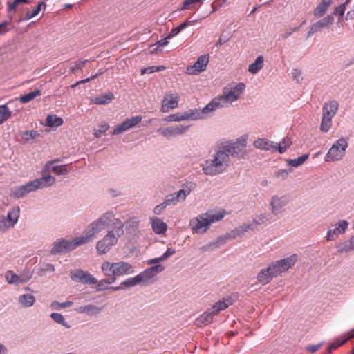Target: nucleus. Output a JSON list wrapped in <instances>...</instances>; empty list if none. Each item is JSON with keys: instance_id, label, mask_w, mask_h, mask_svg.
Instances as JSON below:
<instances>
[{"instance_id": "obj_39", "label": "nucleus", "mask_w": 354, "mask_h": 354, "mask_svg": "<svg viewBox=\"0 0 354 354\" xmlns=\"http://www.w3.org/2000/svg\"><path fill=\"white\" fill-rule=\"evenodd\" d=\"M194 21H186L185 22L181 24L180 26H178L176 28H174L171 30L170 32L169 33L167 38L171 39L174 37V36L177 35L180 32H181L184 28L186 27L191 26L194 24Z\"/></svg>"}, {"instance_id": "obj_60", "label": "nucleus", "mask_w": 354, "mask_h": 354, "mask_svg": "<svg viewBox=\"0 0 354 354\" xmlns=\"http://www.w3.org/2000/svg\"><path fill=\"white\" fill-rule=\"evenodd\" d=\"M156 66H149L141 70V75L150 74L156 72Z\"/></svg>"}, {"instance_id": "obj_14", "label": "nucleus", "mask_w": 354, "mask_h": 354, "mask_svg": "<svg viewBox=\"0 0 354 354\" xmlns=\"http://www.w3.org/2000/svg\"><path fill=\"white\" fill-rule=\"evenodd\" d=\"M188 129V126L175 125L166 128H159L158 132L167 138L183 135Z\"/></svg>"}, {"instance_id": "obj_41", "label": "nucleus", "mask_w": 354, "mask_h": 354, "mask_svg": "<svg viewBox=\"0 0 354 354\" xmlns=\"http://www.w3.org/2000/svg\"><path fill=\"white\" fill-rule=\"evenodd\" d=\"M292 142L288 137L284 138L279 143H275L277 145V151L280 153H284L288 147L291 145Z\"/></svg>"}, {"instance_id": "obj_5", "label": "nucleus", "mask_w": 354, "mask_h": 354, "mask_svg": "<svg viewBox=\"0 0 354 354\" xmlns=\"http://www.w3.org/2000/svg\"><path fill=\"white\" fill-rule=\"evenodd\" d=\"M55 183V178L50 175L45 176L42 178H37L26 183L24 185L20 186L17 188L13 194L16 198H22L26 194L35 191L37 189L42 188L44 187H48L53 185Z\"/></svg>"}, {"instance_id": "obj_17", "label": "nucleus", "mask_w": 354, "mask_h": 354, "mask_svg": "<svg viewBox=\"0 0 354 354\" xmlns=\"http://www.w3.org/2000/svg\"><path fill=\"white\" fill-rule=\"evenodd\" d=\"M333 21L334 18L332 15H329L322 19L319 20L310 27L307 34V37H310L314 33L319 32L322 29L330 26L333 23Z\"/></svg>"}, {"instance_id": "obj_49", "label": "nucleus", "mask_w": 354, "mask_h": 354, "mask_svg": "<svg viewBox=\"0 0 354 354\" xmlns=\"http://www.w3.org/2000/svg\"><path fill=\"white\" fill-rule=\"evenodd\" d=\"M66 167L67 165H55L51 167V170L57 175H64L68 172Z\"/></svg>"}, {"instance_id": "obj_34", "label": "nucleus", "mask_w": 354, "mask_h": 354, "mask_svg": "<svg viewBox=\"0 0 354 354\" xmlns=\"http://www.w3.org/2000/svg\"><path fill=\"white\" fill-rule=\"evenodd\" d=\"M114 98V95L112 93H105L100 95L93 99V103L95 104H107L110 103L113 99Z\"/></svg>"}, {"instance_id": "obj_13", "label": "nucleus", "mask_w": 354, "mask_h": 354, "mask_svg": "<svg viewBox=\"0 0 354 354\" xmlns=\"http://www.w3.org/2000/svg\"><path fill=\"white\" fill-rule=\"evenodd\" d=\"M348 227V223L345 220H341L337 223L331 226L328 230L326 239L327 241L335 240L339 234H344Z\"/></svg>"}, {"instance_id": "obj_58", "label": "nucleus", "mask_w": 354, "mask_h": 354, "mask_svg": "<svg viewBox=\"0 0 354 354\" xmlns=\"http://www.w3.org/2000/svg\"><path fill=\"white\" fill-rule=\"evenodd\" d=\"M275 176L281 179H286L288 176V171L286 169H280L275 173Z\"/></svg>"}, {"instance_id": "obj_11", "label": "nucleus", "mask_w": 354, "mask_h": 354, "mask_svg": "<svg viewBox=\"0 0 354 354\" xmlns=\"http://www.w3.org/2000/svg\"><path fill=\"white\" fill-rule=\"evenodd\" d=\"M70 277L75 282H80L88 285L96 284L97 283V279L93 277L89 272H85L82 270L71 271Z\"/></svg>"}, {"instance_id": "obj_15", "label": "nucleus", "mask_w": 354, "mask_h": 354, "mask_svg": "<svg viewBox=\"0 0 354 354\" xmlns=\"http://www.w3.org/2000/svg\"><path fill=\"white\" fill-rule=\"evenodd\" d=\"M164 268L160 265L151 266L145 269L138 275L141 283H149L159 272H162Z\"/></svg>"}, {"instance_id": "obj_1", "label": "nucleus", "mask_w": 354, "mask_h": 354, "mask_svg": "<svg viewBox=\"0 0 354 354\" xmlns=\"http://www.w3.org/2000/svg\"><path fill=\"white\" fill-rule=\"evenodd\" d=\"M236 146H227L225 150H220L216 153L213 159L207 160L203 165V170L206 175L215 176L224 171L230 161L229 153L234 154L236 148L241 147V149L246 147V140L241 139L235 144Z\"/></svg>"}, {"instance_id": "obj_4", "label": "nucleus", "mask_w": 354, "mask_h": 354, "mask_svg": "<svg viewBox=\"0 0 354 354\" xmlns=\"http://www.w3.org/2000/svg\"><path fill=\"white\" fill-rule=\"evenodd\" d=\"M224 216V212L208 211L192 218L190 221L189 225L194 232L203 234L207 232L212 223L222 220Z\"/></svg>"}, {"instance_id": "obj_44", "label": "nucleus", "mask_w": 354, "mask_h": 354, "mask_svg": "<svg viewBox=\"0 0 354 354\" xmlns=\"http://www.w3.org/2000/svg\"><path fill=\"white\" fill-rule=\"evenodd\" d=\"M308 154H304L297 158L288 160L287 163L290 166L297 167L301 165L308 158Z\"/></svg>"}, {"instance_id": "obj_22", "label": "nucleus", "mask_w": 354, "mask_h": 354, "mask_svg": "<svg viewBox=\"0 0 354 354\" xmlns=\"http://www.w3.org/2000/svg\"><path fill=\"white\" fill-rule=\"evenodd\" d=\"M339 109V103L336 100H330L324 104L322 108V115L327 117L333 118Z\"/></svg>"}, {"instance_id": "obj_43", "label": "nucleus", "mask_w": 354, "mask_h": 354, "mask_svg": "<svg viewBox=\"0 0 354 354\" xmlns=\"http://www.w3.org/2000/svg\"><path fill=\"white\" fill-rule=\"evenodd\" d=\"M332 118L322 115L320 130L322 132H328L332 125Z\"/></svg>"}, {"instance_id": "obj_9", "label": "nucleus", "mask_w": 354, "mask_h": 354, "mask_svg": "<svg viewBox=\"0 0 354 354\" xmlns=\"http://www.w3.org/2000/svg\"><path fill=\"white\" fill-rule=\"evenodd\" d=\"M19 212V207L14 206L8 211L6 216H0V232H4L13 227L17 223Z\"/></svg>"}, {"instance_id": "obj_53", "label": "nucleus", "mask_w": 354, "mask_h": 354, "mask_svg": "<svg viewBox=\"0 0 354 354\" xmlns=\"http://www.w3.org/2000/svg\"><path fill=\"white\" fill-rule=\"evenodd\" d=\"M29 3V0H15L12 3L8 4V10L9 11L15 10L17 8V6L19 3Z\"/></svg>"}, {"instance_id": "obj_38", "label": "nucleus", "mask_w": 354, "mask_h": 354, "mask_svg": "<svg viewBox=\"0 0 354 354\" xmlns=\"http://www.w3.org/2000/svg\"><path fill=\"white\" fill-rule=\"evenodd\" d=\"M41 94V91L37 89L34 91L30 92L28 93L24 94L21 95L19 98V100L21 103H28L32 100H34L36 97L40 96Z\"/></svg>"}, {"instance_id": "obj_63", "label": "nucleus", "mask_w": 354, "mask_h": 354, "mask_svg": "<svg viewBox=\"0 0 354 354\" xmlns=\"http://www.w3.org/2000/svg\"><path fill=\"white\" fill-rule=\"evenodd\" d=\"M222 5H223V2H219L218 1H214L212 3V12L216 11Z\"/></svg>"}, {"instance_id": "obj_18", "label": "nucleus", "mask_w": 354, "mask_h": 354, "mask_svg": "<svg viewBox=\"0 0 354 354\" xmlns=\"http://www.w3.org/2000/svg\"><path fill=\"white\" fill-rule=\"evenodd\" d=\"M209 62V55H203L198 58L194 64L190 67H187V71L189 74H196L206 69V66Z\"/></svg>"}, {"instance_id": "obj_27", "label": "nucleus", "mask_w": 354, "mask_h": 354, "mask_svg": "<svg viewBox=\"0 0 354 354\" xmlns=\"http://www.w3.org/2000/svg\"><path fill=\"white\" fill-rule=\"evenodd\" d=\"M151 227L156 234H163L167 230V225L157 217L151 218Z\"/></svg>"}, {"instance_id": "obj_59", "label": "nucleus", "mask_w": 354, "mask_h": 354, "mask_svg": "<svg viewBox=\"0 0 354 354\" xmlns=\"http://www.w3.org/2000/svg\"><path fill=\"white\" fill-rule=\"evenodd\" d=\"M175 253V250L172 248H167L166 252L160 257V259H162V261L166 260L167 258L171 257Z\"/></svg>"}, {"instance_id": "obj_35", "label": "nucleus", "mask_w": 354, "mask_h": 354, "mask_svg": "<svg viewBox=\"0 0 354 354\" xmlns=\"http://www.w3.org/2000/svg\"><path fill=\"white\" fill-rule=\"evenodd\" d=\"M348 336L342 340H337L328 347V352L330 353L333 350L337 349L342 345L344 344L348 339L354 337V329L348 333Z\"/></svg>"}, {"instance_id": "obj_30", "label": "nucleus", "mask_w": 354, "mask_h": 354, "mask_svg": "<svg viewBox=\"0 0 354 354\" xmlns=\"http://www.w3.org/2000/svg\"><path fill=\"white\" fill-rule=\"evenodd\" d=\"M333 0H322L314 10V16L316 18L322 17L332 4Z\"/></svg>"}, {"instance_id": "obj_36", "label": "nucleus", "mask_w": 354, "mask_h": 354, "mask_svg": "<svg viewBox=\"0 0 354 354\" xmlns=\"http://www.w3.org/2000/svg\"><path fill=\"white\" fill-rule=\"evenodd\" d=\"M263 66V57L259 56L254 63L249 65L248 71L252 74H256Z\"/></svg>"}, {"instance_id": "obj_52", "label": "nucleus", "mask_w": 354, "mask_h": 354, "mask_svg": "<svg viewBox=\"0 0 354 354\" xmlns=\"http://www.w3.org/2000/svg\"><path fill=\"white\" fill-rule=\"evenodd\" d=\"M73 301H66V302H63V303H59V302H57V301H53L52 304H51V307L54 309H58L59 308H66V307H70L71 306H73Z\"/></svg>"}, {"instance_id": "obj_37", "label": "nucleus", "mask_w": 354, "mask_h": 354, "mask_svg": "<svg viewBox=\"0 0 354 354\" xmlns=\"http://www.w3.org/2000/svg\"><path fill=\"white\" fill-rule=\"evenodd\" d=\"M19 301L23 306L29 307L34 304L35 298L31 295L25 294L19 297Z\"/></svg>"}, {"instance_id": "obj_24", "label": "nucleus", "mask_w": 354, "mask_h": 354, "mask_svg": "<svg viewBox=\"0 0 354 354\" xmlns=\"http://www.w3.org/2000/svg\"><path fill=\"white\" fill-rule=\"evenodd\" d=\"M213 111L214 110H205V106L201 110L197 109H190L184 112L185 118V120H196L203 118L204 114Z\"/></svg>"}, {"instance_id": "obj_57", "label": "nucleus", "mask_w": 354, "mask_h": 354, "mask_svg": "<svg viewBox=\"0 0 354 354\" xmlns=\"http://www.w3.org/2000/svg\"><path fill=\"white\" fill-rule=\"evenodd\" d=\"M46 6V3L44 1H41L38 3V5L32 9V16L36 17L40 12L41 6Z\"/></svg>"}, {"instance_id": "obj_61", "label": "nucleus", "mask_w": 354, "mask_h": 354, "mask_svg": "<svg viewBox=\"0 0 354 354\" xmlns=\"http://www.w3.org/2000/svg\"><path fill=\"white\" fill-rule=\"evenodd\" d=\"M322 344H316V345H310L306 347V350L310 353L317 352L322 346Z\"/></svg>"}, {"instance_id": "obj_7", "label": "nucleus", "mask_w": 354, "mask_h": 354, "mask_svg": "<svg viewBox=\"0 0 354 354\" xmlns=\"http://www.w3.org/2000/svg\"><path fill=\"white\" fill-rule=\"evenodd\" d=\"M348 147V140L346 138H341L338 139L329 149L325 156L326 162H335L341 160L346 154V149Z\"/></svg>"}, {"instance_id": "obj_50", "label": "nucleus", "mask_w": 354, "mask_h": 354, "mask_svg": "<svg viewBox=\"0 0 354 354\" xmlns=\"http://www.w3.org/2000/svg\"><path fill=\"white\" fill-rule=\"evenodd\" d=\"M50 317L57 323L58 324H62L66 327H69L68 326L66 325V321H65V319L64 317V316L62 315V314H59V313H53L51 315H50Z\"/></svg>"}, {"instance_id": "obj_33", "label": "nucleus", "mask_w": 354, "mask_h": 354, "mask_svg": "<svg viewBox=\"0 0 354 354\" xmlns=\"http://www.w3.org/2000/svg\"><path fill=\"white\" fill-rule=\"evenodd\" d=\"M63 119L56 115H48L46 117L45 125L50 127H58L62 125Z\"/></svg>"}, {"instance_id": "obj_48", "label": "nucleus", "mask_w": 354, "mask_h": 354, "mask_svg": "<svg viewBox=\"0 0 354 354\" xmlns=\"http://www.w3.org/2000/svg\"><path fill=\"white\" fill-rule=\"evenodd\" d=\"M109 128L107 122H104L99 125L98 129H94L93 134L96 138H100Z\"/></svg>"}, {"instance_id": "obj_31", "label": "nucleus", "mask_w": 354, "mask_h": 354, "mask_svg": "<svg viewBox=\"0 0 354 354\" xmlns=\"http://www.w3.org/2000/svg\"><path fill=\"white\" fill-rule=\"evenodd\" d=\"M40 136V133L37 131H25L19 133L21 138V142L22 143H27L30 140L37 138Z\"/></svg>"}, {"instance_id": "obj_20", "label": "nucleus", "mask_w": 354, "mask_h": 354, "mask_svg": "<svg viewBox=\"0 0 354 354\" xmlns=\"http://www.w3.org/2000/svg\"><path fill=\"white\" fill-rule=\"evenodd\" d=\"M190 193L189 191H185L184 189H180L177 192L171 194L167 196L164 204L165 205H169L171 204H176L178 201H183L185 200L186 196Z\"/></svg>"}, {"instance_id": "obj_21", "label": "nucleus", "mask_w": 354, "mask_h": 354, "mask_svg": "<svg viewBox=\"0 0 354 354\" xmlns=\"http://www.w3.org/2000/svg\"><path fill=\"white\" fill-rule=\"evenodd\" d=\"M287 201L285 197H279L274 196L272 197L270 205L271 212L274 214H278L281 212L283 207L286 205Z\"/></svg>"}, {"instance_id": "obj_51", "label": "nucleus", "mask_w": 354, "mask_h": 354, "mask_svg": "<svg viewBox=\"0 0 354 354\" xmlns=\"http://www.w3.org/2000/svg\"><path fill=\"white\" fill-rule=\"evenodd\" d=\"M350 0H346L344 4L335 8L334 14L339 15L340 17H342L344 14L345 10L346 9L347 6L350 4Z\"/></svg>"}, {"instance_id": "obj_2", "label": "nucleus", "mask_w": 354, "mask_h": 354, "mask_svg": "<svg viewBox=\"0 0 354 354\" xmlns=\"http://www.w3.org/2000/svg\"><path fill=\"white\" fill-rule=\"evenodd\" d=\"M110 227H113L112 230L123 229V223L115 217L113 212L103 214L88 225L85 230L84 235L81 236L80 243H87L91 241L101 231Z\"/></svg>"}, {"instance_id": "obj_42", "label": "nucleus", "mask_w": 354, "mask_h": 354, "mask_svg": "<svg viewBox=\"0 0 354 354\" xmlns=\"http://www.w3.org/2000/svg\"><path fill=\"white\" fill-rule=\"evenodd\" d=\"M11 116V111L6 105H0V124L8 120Z\"/></svg>"}, {"instance_id": "obj_23", "label": "nucleus", "mask_w": 354, "mask_h": 354, "mask_svg": "<svg viewBox=\"0 0 354 354\" xmlns=\"http://www.w3.org/2000/svg\"><path fill=\"white\" fill-rule=\"evenodd\" d=\"M115 263H110L109 261H104L102 263L101 269L104 272V274L108 277L115 276ZM115 281V277H112L111 279L105 280V282L111 284Z\"/></svg>"}, {"instance_id": "obj_16", "label": "nucleus", "mask_w": 354, "mask_h": 354, "mask_svg": "<svg viewBox=\"0 0 354 354\" xmlns=\"http://www.w3.org/2000/svg\"><path fill=\"white\" fill-rule=\"evenodd\" d=\"M180 96L178 93L166 94L162 100L161 111L168 112L170 109H175L178 105Z\"/></svg>"}, {"instance_id": "obj_54", "label": "nucleus", "mask_w": 354, "mask_h": 354, "mask_svg": "<svg viewBox=\"0 0 354 354\" xmlns=\"http://www.w3.org/2000/svg\"><path fill=\"white\" fill-rule=\"evenodd\" d=\"M252 225L249 224L245 226L240 227L238 229H236V230L234 232V236L236 235L239 236L241 234H243L245 232L248 231V230H252Z\"/></svg>"}, {"instance_id": "obj_29", "label": "nucleus", "mask_w": 354, "mask_h": 354, "mask_svg": "<svg viewBox=\"0 0 354 354\" xmlns=\"http://www.w3.org/2000/svg\"><path fill=\"white\" fill-rule=\"evenodd\" d=\"M232 304V302L231 299L224 298L216 302L209 310L214 315H218L221 311L226 309Z\"/></svg>"}, {"instance_id": "obj_40", "label": "nucleus", "mask_w": 354, "mask_h": 354, "mask_svg": "<svg viewBox=\"0 0 354 354\" xmlns=\"http://www.w3.org/2000/svg\"><path fill=\"white\" fill-rule=\"evenodd\" d=\"M6 281L9 283H19L26 281L28 279H22L19 276L14 274L12 271H8L6 274Z\"/></svg>"}, {"instance_id": "obj_25", "label": "nucleus", "mask_w": 354, "mask_h": 354, "mask_svg": "<svg viewBox=\"0 0 354 354\" xmlns=\"http://www.w3.org/2000/svg\"><path fill=\"white\" fill-rule=\"evenodd\" d=\"M115 266V276H122L133 273L131 265L127 262H117Z\"/></svg>"}, {"instance_id": "obj_46", "label": "nucleus", "mask_w": 354, "mask_h": 354, "mask_svg": "<svg viewBox=\"0 0 354 354\" xmlns=\"http://www.w3.org/2000/svg\"><path fill=\"white\" fill-rule=\"evenodd\" d=\"M201 2L202 0H184L179 10H184L193 9L195 8V4Z\"/></svg>"}, {"instance_id": "obj_12", "label": "nucleus", "mask_w": 354, "mask_h": 354, "mask_svg": "<svg viewBox=\"0 0 354 354\" xmlns=\"http://www.w3.org/2000/svg\"><path fill=\"white\" fill-rule=\"evenodd\" d=\"M142 117L141 115H136L130 118H127L121 124H118L113 129L112 134L118 135L126 131H128L129 129L138 124L142 121Z\"/></svg>"}, {"instance_id": "obj_6", "label": "nucleus", "mask_w": 354, "mask_h": 354, "mask_svg": "<svg viewBox=\"0 0 354 354\" xmlns=\"http://www.w3.org/2000/svg\"><path fill=\"white\" fill-rule=\"evenodd\" d=\"M123 229L109 230L107 234L100 240L96 245V250L99 254L107 253L111 247L115 245L118 238L123 234Z\"/></svg>"}, {"instance_id": "obj_55", "label": "nucleus", "mask_w": 354, "mask_h": 354, "mask_svg": "<svg viewBox=\"0 0 354 354\" xmlns=\"http://www.w3.org/2000/svg\"><path fill=\"white\" fill-rule=\"evenodd\" d=\"M102 74V73H97L93 76H91V77L89 78H86V79H84V80H80L77 82H76L75 84H73L71 85V88H75V86H77V85H80V84H85V83H87L88 82H90L91 80H95V78H97L98 77L99 75Z\"/></svg>"}, {"instance_id": "obj_64", "label": "nucleus", "mask_w": 354, "mask_h": 354, "mask_svg": "<svg viewBox=\"0 0 354 354\" xmlns=\"http://www.w3.org/2000/svg\"><path fill=\"white\" fill-rule=\"evenodd\" d=\"M7 25H8L7 21H3L0 24V35L8 32V29H6Z\"/></svg>"}, {"instance_id": "obj_19", "label": "nucleus", "mask_w": 354, "mask_h": 354, "mask_svg": "<svg viewBox=\"0 0 354 354\" xmlns=\"http://www.w3.org/2000/svg\"><path fill=\"white\" fill-rule=\"evenodd\" d=\"M102 308L93 304H87L80 306L75 308V311L78 314H84L88 316H97L100 314Z\"/></svg>"}, {"instance_id": "obj_62", "label": "nucleus", "mask_w": 354, "mask_h": 354, "mask_svg": "<svg viewBox=\"0 0 354 354\" xmlns=\"http://www.w3.org/2000/svg\"><path fill=\"white\" fill-rule=\"evenodd\" d=\"M266 219H267V217H266V214H261L258 220L254 219L253 223L256 225H261V224L265 222V221H266Z\"/></svg>"}, {"instance_id": "obj_26", "label": "nucleus", "mask_w": 354, "mask_h": 354, "mask_svg": "<svg viewBox=\"0 0 354 354\" xmlns=\"http://www.w3.org/2000/svg\"><path fill=\"white\" fill-rule=\"evenodd\" d=\"M253 145L257 149L261 150L268 151L274 149L277 151V145L266 138H259L254 142Z\"/></svg>"}, {"instance_id": "obj_10", "label": "nucleus", "mask_w": 354, "mask_h": 354, "mask_svg": "<svg viewBox=\"0 0 354 354\" xmlns=\"http://www.w3.org/2000/svg\"><path fill=\"white\" fill-rule=\"evenodd\" d=\"M81 236L75 238L73 241L62 240L57 242L51 250L52 254L66 252L75 249L79 245H84L80 243Z\"/></svg>"}, {"instance_id": "obj_56", "label": "nucleus", "mask_w": 354, "mask_h": 354, "mask_svg": "<svg viewBox=\"0 0 354 354\" xmlns=\"http://www.w3.org/2000/svg\"><path fill=\"white\" fill-rule=\"evenodd\" d=\"M87 60L85 61H79L75 63V65L74 67L71 68V71L72 73H75L77 70L82 69Z\"/></svg>"}, {"instance_id": "obj_28", "label": "nucleus", "mask_w": 354, "mask_h": 354, "mask_svg": "<svg viewBox=\"0 0 354 354\" xmlns=\"http://www.w3.org/2000/svg\"><path fill=\"white\" fill-rule=\"evenodd\" d=\"M214 316V315L209 309L208 310L204 312L195 320V325L198 327H202L209 324L212 323Z\"/></svg>"}, {"instance_id": "obj_3", "label": "nucleus", "mask_w": 354, "mask_h": 354, "mask_svg": "<svg viewBox=\"0 0 354 354\" xmlns=\"http://www.w3.org/2000/svg\"><path fill=\"white\" fill-rule=\"evenodd\" d=\"M245 88L243 83H239L230 88H224L221 95L214 98L205 106V110H216V109L228 106L237 100Z\"/></svg>"}, {"instance_id": "obj_45", "label": "nucleus", "mask_w": 354, "mask_h": 354, "mask_svg": "<svg viewBox=\"0 0 354 354\" xmlns=\"http://www.w3.org/2000/svg\"><path fill=\"white\" fill-rule=\"evenodd\" d=\"M140 283H141L140 278L138 275H136L134 277L127 279L125 281L121 283V286H124L128 288L135 286Z\"/></svg>"}, {"instance_id": "obj_8", "label": "nucleus", "mask_w": 354, "mask_h": 354, "mask_svg": "<svg viewBox=\"0 0 354 354\" xmlns=\"http://www.w3.org/2000/svg\"><path fill=\"white\" fill-rule=\"evenodd\" d=\"M297 261V255L294 254L287 258L271 262L268 264L270 271L273 277H277L292 268Z\"/></svg>"}, {"instance_id": "obj_47", "label": "nucleus", "mask_w": 354, "mask_h": 354, "mask_svg": "<svg viewBox=\"0 0 354 354\" xmlns=\"http://www.w3.org/2000/svg\"><path fill=\"white\" fill-rule=\"evenodd\" d=\"M165 120L167 121V122H172V121H174V122H180V121H184V120H185L184 112L183 113H174V114H171V115L167 116L165 118Z\"/></svg>"}, {"instance_id": "obj_32", "label": "nucleus", "mask_w": 354, "mask_h": 354, "mask_svg": "<svg viewBox=\"0 0 354 354\" xmlns=\"http://www.w3.org/2000/svg\"><path fill=\"white\" fill-rule=\"evenodd\" d=\"M266 271L265 268L261 269L257 276V281L263 286L269 283L274 278L272 274H268Z\"/></svg>"}]
</instances>
